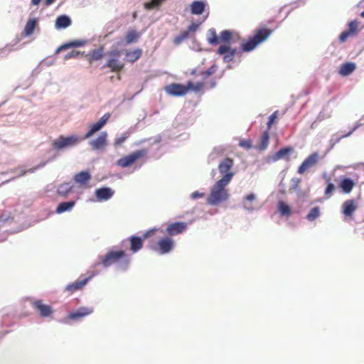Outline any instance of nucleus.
<instances>
[{"label": "nucleus", "mask_w": 364, "mask_h": 364, "mask_svg": "<svg viewBox=\"0 0 364 364\" xmlns=\"http://www.w3.org/2000/svg\"><path fill=\"white\" fill-rule=\"evenodd\" d=\"M229 176L221 178L210 188V194L207 198V203L216 206L220 203L226 201L229 198L228 190L226 188Z\"/></svg>", "instance_id": "f257e3e1"}, {"label": "nucleus", "mask_w": 364, "mask_h": 364, "mask_svg": "<svg viewBox=\"0 0 364 364\" xmlns=\"http://www.w3.org/2000/svg\"><path fill=\"white\" fill-rule=\"evenodd\" d=\"M82 138L75 134L68 136L60 135L51 142L52 149L57 152H62L77 146Z\"/></svg>", "instance_id": "f03ea898"}, {"label": "nucleus", "mask_w": 364, "mask_h": 364, "mask_svg": "<svg viewBox=\"0 0 364 364\" xmlns=\"http://www.w3.org/2000/svg\"><path fill=\"white\" fill-rule=\"evenodd\" d=\"M124 256V250H110L106 255L99 257L100 262L95 263L94 267L102 265L104 268H107L112 264L117 263Z\"/></svg>", "instance_id": "7ed1b4c3"}, {"label": "nucleus", "mask_w": 364, "mask_h": 364, "mask_svg": "<svg viewBox=\"0 0 364 364\" xmlns=\"http://www.w3.org/2000/svg\"><path fill=\"white\" fill-rule=\"evenodd\" d=\"M148 150L146 149L137 150L127 156L120 158L117 161V164L123 168L128 167L133 164L134 162H136L140 158L146 156Z\"/></svg>", "instance_id": "20e7f679"}, {"label": "nucleus", "mask_w": 364, "mask_h": 364, "mask_svg": "<svg viewBox=\"0 0 364 364\" xmlns=\"http://www.w3.org/2000/svg\"><path fill=\"white\" fill-rule=\"evenodd\" d=\"M174 247V241L168 237L160 239L156 245L153 247V250L160 255L169 253Z\"/></svg>", "instance_id": "39448f33"}, {"label": "nucleus", "mask_w": 364, "mask_h": 364, "mask_svg": "<svg viewBox=\"0 0 364 364\" xmlns=\"http://www.w3.org/2000/svg\"><path fill=\"white\" fill-rule=\"evenodd\" d=\"M233 165V160L229 157L225 158L218 164V171L223 175L222 178L229 176L228 183L231 182L235 175V173L231 171Z\"/></svg>", "instance_id": "423d86ee"}, {"label": "nucleus", "mask_w": 364, "mask_h": 364, "mask_svg": "<svg viewBox=\"0 0 364 364\" xmlns=\"http://www.w3.org/2000/svg\"><path fill=\"white\" fill-rule=\"evenodd\" d=\"M320 156L318 152H314L307 156L301 164L299 166L297 169V173L299 174H303L307 169L311 168L314 165H316L318 160Z\"/></svg>", "instance_id": "0eeeda50"}, {"label": "nucleus", "mask_w": 364, "mask_h": 364, "mask_svg": "<svg viewBox=\"0 0 364 364\" xmlns=\"http://www.w3.org/2000/svg\"><path fill=\"white\" fill-rule=\"evenodd\" d=\"M110 117L109 113L105 114L99 121L96 123L91 124L89 127L87 132L85 134L83 139H88L91 137L97 132L100 131L108 122Z\"/></svg>", "instance_id": "6e6552de"}, {"label": "nucleus", "mask_w": 364, "mask_h": 364, "mask_svg": "<svg viewBox=\"0 0 364 364\" xmlns=\"http://www.w3.org/2000/svg\"><path fill=\"white\" fill-rule=\"evenodd\" d=\"M217 53L223 55V61L225 63H230L235 58L237 53V48H231L230 45L222 44L218 47Z\"/></svg>", "instance_id": "1a4fd4ad"}, {"label": "nucleus", "mask_w": 364, "mask_h": 364, "mask_svg": "<svg viewBox=\"0 0 364 364\" xmlns=\"http://www.w3.org/2000/svg\"><path fill=\"white\" fill-rule=\"evenodd\" d=\"M166 93L171 96L181 97L188 92L186 85L179 83H171L165 87Z\"/></svg>", "instance_id": "9d476101"}, {"label": "nucleus", "mask_w": 364, "mask_h": 364, "mask_svg": "<svg viewBox=\"0 0 364 364\" xmlns=\"http://www.w3.org/2000/svg\"><path fill=\"white\" fill-rule=\"evenodd\" d=\"M114 194V191L112 188L107 186H102L97 188L95 191V196L97 198V201H107L112 198Z\"/></svg>", "instance_id": "9b49d317"}, {"label": "nucleus", "mask_w": 364, "mask_h": 364, "mask_svg": "<svg viewBox=\"0 0 364 364\" xmlns=\"http://www.w3.org/2000/svg\"><path fill=\"white\" fill-rule=\"evenodd\" d=\"M92 312V308L82 306L75 311L70 312L68 315V318L72 321H78L83 317L90 315Z\"/></svg>", "instance_id": "f8f14e48"}, {"label": "nucleus", "mask_w": 364, "mask_h": 364, "mask_svg": "<svg viewBox=\"0 0 364 364\" xmlns=\"http://www.w3.org/2000/svg\"><path fill=\"white\" fill-rule=\"evenodd\" d=\"M272 33V30L259 27L255 31L254 35L252 37L257 42L258 44H260L264 42Z\"/></svg>", "instance_id": "ddd939ff"}, {"label": "nucleus", "mask_w": 364, "mask_h": 364, "mask_svg": "<svg viewBox=\"0 0 364 364\" xmlns=\"http://www.w3.org/2000/svg\"><path fill=\"white\" fill-rule=\"evenodd\" d=\"M187 225L184 222H175L170 224L166 231L169 235H176L182 233L186 228Z\"/></svg>", "instance_id": "4468645a"}, {"label": "nucleus", "mask_w": 364, "mask_h": 364, "mask_svg": "<svg viewBox=\"0 0 364 364\" xmlns=\"http://www.w3.org/2000/svg\"><path fill=\"white\" fill-rule=\"evenodd\" d=\"M33 305L42 317H48L53 314L52 307L49 305L43 304L41 300H36Z\"/></svg>", "instance_id": "2eb2a0df"}, {"label": "nucleus", "mask_w": 364, "mask_h": 364, "mask_svg": "<svg viewBox=\"0 0 364 364\" xmlns=\"http://www.w3.org/2000/svg\"><path fill=\"white\" fill-rule=\"evenodd\" d=\"M107 133L106 132H102L95 139H92L90 141V144L93 149L99 150L107 144Z\"/></svg>", "instance_id": "dca6fc26"}, {"label": "nucleus", "mask_w": 364, "mask_h": 364, "mask_svg": "<svg viewBox=\"0 0 364 364\" xmlns=\"http://www.w3.org/2000/svg\"><path fill=\"white\" fill-rule=\"evenodd\" d=\"M92 176L88 170L82 171L73 176L74 181L82 186L86 185L91 179Z\"/></svg>", "instance_id": "f3484780"}, {"label": "nucleus", "mask_w": 364, "mask_h": 364, "mask_svg": "<svg viewBox=\"0 0 364 364\" xmlns=\"http://www.w3.org/2000/svg\"><path fill=\"white\" fill-rule=\"evenodd\" d=\"M355 186V182L353 179L348 177H343L341 178L339 183V188L344 193H349Z\"/></svg>", "instance_id": "a211bd4d"}, {"label": "nucleus", "mask_w": 364, "mask_h": 364, "mask_svg": "<svg viewBox=\"0 0 364 364\" xmlns=\"http://www.w3.org/2000/svg\"><path fill=\"white\" fill-rule=\"evenodd\" d=\"M72 23L70 16L63 14L58 16L55 19V26L57 29H65Z\"/></svg>", "instance_id": "6ab92c4d"}, {"label": "nucleus", "mask_w": 364, "mask_h": 364, "mask_svg": "<svg viewBox=\"0 0 364 364\" xmlns=\"http://www.w3.org/2000/svg\"><path fill=\"white\" fill-rule=\"evenodd\" d=\"M90 280V277H86L82 280H76L75 282L68 284L65 287V290L70 292H75L81 289Z\"/></svg>", "instance_id": "aec40b11"}, {"label": "nucleus", "mask_w": 364, "mask_h": 364, "mask_svg": "<svg viewBox=\"0 0 364 364\" xmlns=\"http://www.w3.org/2000/svg\"><path fill=\"white\" fill-rule=\"evenodd\" d=\"M206 3L203 1H194L190 6L191 12L193 15H201L205 9Z\"/></svg>", "instance_id": "412c9836"}, {"label": "nucleus", "mask_w": 364, "mask_h": 364, "mask_svg": "<svg viewBox=\"0 0 364 364\" xmlns=\"http://www.w3.org/2000/svg\"><path fill=\"white\" fill-rule=\"evenodd\" d=\"M355 210L356 205L353 200H347L342 205V213L346 217L351 216Z\"/></svg>", "instance_id": "4be33fe9"}, {"label": "nucleus", "mask_w": 364, "mask_h": 364, "mask_svg": "<svg viewBox=\"0 0 364 364\" xmlns=\"http://www.w3.org/2000/svg\"><path fill=\"white\" fill-rule=\"evenodd\" d=\"M356 69V64L353 62L343 63L339 70V74L342 76H348Z\"/></svg>", "instance_id": "5701e85b"}, {"label": "nucleus", "mask_w": 364, "mask_h": 364, "mask_svg": "<svg viewBox=\"0 0 364 364\" xmlns=\"http://www.w3.org/2000/svg\"><path fill=\"white\" fill-rule=\"evenodd\" d=\"M102 68H109L113 72H119L124 68V65L119 61V59L109 58Z\"/></svg>", "instance_id": "b1692460"}, {"label": "nucleus", "mask_w": 364, "mask_h": 364, "mask_svg": "<svg viewBox=\"0 0 364 364\" xmlns=\"http://www.w3.org/2000/svg\"><path fill=\"white\" fill-rule=\"evenodd\" d=\"M130 250L133 253L139 252L143 247V240L141 237L136 235H132L129 237Z\"/></svg>", "instance_id": "393cba45"}, {"label": "nucleus", "mask_w": 364, "mask_h": 364, "mask_svg": "<svg viewBox=\"0 0 364 364\" xmlns=\"http://www.w3.org/2000/svg\"><path fill=\"white\" fill-rule=\"evenodd\" d=\"M75 205V200H68L60 203L55 210V212L58 214L70 211Z\"/></svg>", "instance_id": "a878e982"}, {"label": "nucleus", "mask_w": 364, "mask_h": 364, "mask_svg": "<svg viewBox=\"0 0 364 364\" xmlns=\"http://www.w3.org/2000/svg\"><path fill=\"white\" fill-rule=\"evenodd\" d=\"M38 25V19L36 18H30L24 28V35L26 36H29L32 35L35 31V28H36Z\"/></svg>", "instance_id": "bb28decb"}, {"label": "nucleus", "mask_w": 364, "mask_h": 364, "mask_svg": "<svg viewBox=\"0 0 364 364\" xmlns=\"http://www.w3.org/2000/svg\"><path fill=\"white\" fill-rule=\"evenodd\" d=\"M293 152V148L291 146H285L277 151L272 156V161H277L279 159L285 158L289 154Z\"/></svg>", "instance_id": "cd10ccee"}, {"label": "nucleus", "mask_w": 364, "mask_h": 364, "mask_svg": "<svg viewBox=\"0 0 364 364\" xmlns=\"http://www.w3.org/2000/svg\"><path fill=\"white\" fill-rule=\"evenodd\" d=\"M256 200V195L253 193H251L247 196H245L242 200V208L244 210H247L249 213H252L254 211L255 208L251 205H247V202L252 203Z\"/></svg>", "instance_id": "c85d7f7f"}, {"label": "nucleus", "mask_w": 364, "mask_h": 364, "mask_svg": "<svg viewBox=\"0 0 364 364\" xmlns=\"http://www.w3.org/2000/svg\"><path fill=\"white\" fill-rule=\"evenodd\" d=\"M142 54V50L137 48L133 51H127L125 54V60L130 63H134L140 58Z\"/></svg>", "instance_id": "c756f323"}, {"label": "nucleus", "mask_w": 364, "mask_h": 364, "mask_svg": "<svg viewBox=\"0 0 364 364\" xmlns=\"http://www.w3.org/2000/svg\"><path fill=\"white\" fill-rule=\"evenodd\" d=\"M259 44L254 39V38L250 37L249 39L246 41L242 43L241 47L242 50L244 52H251Z\"/></svg>", "instance_id": "7c9ffc66"}, {"label": "nucleus", "mask_w": 364, "mask_h": 364, "mask_svg": "<svg viewBox=\"0 0 364 364\" xmlns=\"http://www.w3.org/2000/svg\"><path fill=\"white\" fill-rule=\"evenodd\" d=\"M89 55L90 62L101 60L104 56L103 46H100L97 49L91 50L89 53Z\"/></svg>", "instance_id": "2f4dec72"}, {"label": "nucleus", "mask_w": 364, "mask_h": 364, "mask_svg": "<svg viewBox=\"0 0 364 364\" xmlns=\"http://www.w3.org/2000/svg\"><path fill=\"white\" fill-rule=\"evenodd\" d=\"M73 188V185L71 182L64 183L59 186L58 188L57 192L58 194L66 197L68 193L72 191Z\"/></svg>", "instance_id": "473e14b6"}, {"label": "nucleus", "mask_w": 364, "mask_h": 364, "mask_svg": "<svg viewBox=\"0 0 364 364\" xmlns=\"http://www.w3.org/2000/svg\"><path fill=\"white\" fill-rule=\"evenodd\" d=\"M130 261V257L124 253V256L117 262V269L122 272L127 271L129 267Z\"/></svg>", "instance_id": "72a5a7b5"}, {"label": "nucleus", "mask_w": 364, "mask_h": 364, "mask_svg": "<svg viewBox=\"0 0 364 364\" xmlns=\"http://www.w3.org/2000/svg\"><path fill=\"white\" fill-rule=\"evenodd\" d=\"M55 158H51L50 159H48L47 161H44V162H41L40 163L38 166L33 167V168H29L28 170H26V169H21L20 173L16 176V177H20V176H23L24 175H26L27 173H34L36 170L41 168H43L46 166V164L48 162V161H53L54 160ZM16 178V176L13 177L11 179Z\"/></svg>", "instance_id": "f704fd0d"}, {"label": "nucleus", "mask_w": 364, "mask_h": 364, "mask_svg": "<svg viewBox=\"0 0 364 364\" xmlns=\"http://www.w3.org/2000/svg\"><path fill=\"white\" fill-rule=\"evenodd\" d=\"M278 211L282 216H289L291 213V207L282 200H279L277 204Z\"/></svg>", "instance_id": "c9c22d12"}, {"label": "nucleus", "mask_w": 364, "mask_h": 364, "mask_svg": "<svg viewBox=\"0 0 364 364\" xmlns=\"http://www.w3.org/2000/svg\"><path fill=\"white\" fill-rule=\"evenodd\" d=\"M232 31L230 30H223L220 33L218 36L219 41H222L224 44L229 45L232 38Z\"/></svg>", "instance_id": "e433bc0d"}, {"label": "nucleus", "mask_w": 364, "mask_h": 364, "mask_svg": "<svg viewBox=\"0 0 364 364\" xmlns=\"http://www.w3.org/2000/svg\"><path fill=\"white\" fill-rule=\"evenodd\" d=\"M207 41L210 45H217L219 43V38L215 28H211L208 31Z\"/></svg>", "instance_id": "4c0bfd02"}, {"label": "nucleus", "mask_w": 364, "mask_h": 364, "mask_svg": "<svg viewBox=\"0 0 364 364\" xmlns=\"http://www.w3.org/2000/svg\"><path fill=\"white\" fill-rule=\"evenodd\" d=\"M326 182V187L325 188L324 194L327 198H329L331 196L333 191L335 190V185L331 181V178L327 177L326 174L323 176Z\"/></svg>", "instance_id": "58836bf2"}, {"label": "nucleus", "mask_w": 364, "mask_h": 364, "mask_svg": "<svg viewBox=\"0 0 364 364\" xmlns=\"http://www.w3.org/2000/svg\"><path fill=\"white\" fill-rule=\"evenodd\" d=\"M139 38V34L136 30L129 31L125 36V41L127 44L136 43Z\"/></svg>", "instance_id": "ea45409f"}, {"label": "nucleus", "mask_w": 364, "mask_h": 364, "mask_svg": "<svg viewBox=\"0 0 364 364\" xmlns=\"http://www.w3.org/2000/svg\"><path fill=\"white\" fill-rule=\"evenodd\" d=\"M321 215L320 208L315 206L311 209L309 213L306 215V218L310 222L314 221Z\"/></svg>", "instance_id": "a19ab883"}, {"label": "nucleus", "mask_w": 364, "mask_h": 364, "mask_svg": "<svg viewBox=\"0 0 364 364\" xmlns=\"http://www.w3.org/2000/svg\"><path fill=\"white\" fill-rule=\"evenodd\" d=\"M203 84L202 82H198L196 83H193L191 81H188L186 84V88L188 89V92L189 90H193L195 92H198L203 88Z\"/></svg>", "instance_id": "79ce46f5"}, {"label": "nucleus", "mask_w": 364, "mask_h": 364, "mask_svg": "<svg viewBox=\"0 0 364 364\" xmlns=\"http://www.w3.org/2000/svg\"><path fill=\"white\" fill-rule=\"evenodd\" d=\"M269 140V136L267 131H265L261 137V144L259 149L264 150L267 149Z\"/></svg>", "instance_id": "37998d69"}, {"label": "nucleus", "mask_w": 364, "mask_h": 364, "mask_svg": "<svg viewBox=\"0 0 364 364\" xmlns=\"http://www.w3.org/2000/svg\"><path fill=\"white\" fill-rule=\"evenodd\" d=\"M224 149L218 146L214 148L211 154L209 155V160L213 161L218 156H220L223 154Z\"/></svg>", "instance_id": "c03bdc74"}, {"label": "nucleus", "mask_w": 364, "mask_h": 364, "mask_svg": "<svg viewBox=\"0 0 364 364\" xmlns=\"http://www.w3.org/2000/svg\"><path fill=\"white\" fill-rule=\"evenodd\" d=\"M301 180L299 178L294 177L291 180V188L296 193H300L301 189L299 186V184L301 183Z\"/></svg>", "instance_id": "a18cd8bd"}, {"label": "nucleus", "mask_w": 364, "mask_h": 364, "mask_svg": "<svg viewBox=\"0 0 364 364\" xmlns=\"http://www.w3.org/2000/svg\"><path fill=\"white\" fill-rule=\"evenodd\" d=\"M188 36V32H182L179 35L176 36L173 39V43L176 45L181 44L186 38H187Z\"/></svg>", "instance_id": "49530a36"}, {"label": "nucleus", "mask_w": 364, "mask_h": 364, "mask_svg": "<svg viewBox=\"0 0 364 364\" xmlns=\"http://www.w3.org/2000/svg\"><path fill=\"white\" fill-rule=\"evenodd\" d=\"M217 66L215 65H213L208 70L201 73V75L203 76V78L205 79L208 77L212 75L216 72Z\"/></svg>", "instance_id": "de8ad7c7"}, {"label": "nucleus", "mask_w": 364, "mask_h": 364, "mask_svg": "<svg viewBox=\"0 0 364 364\" xmlns=\"http://www.w3.org/2000/svg\"><path fill=\"white\" fill-rule=\"evenodd\" d=\"M165 0H151L150 3L146 4V8L153 9L159 7Z\"/></svg>", "instance_id": "09e8293b"}, {"label": "nucleus", "mask_w": 364, "mask_h": 364, "mask_svg": "<svg viewBox=\"0 0 364 364\" xmlns=\"http://www.w3.org/2000/svg\"><path fill=\"white\" fill-rule=\"evenodd\" d=\"M348 33H350L352 35L355 33L357 31L358 28V21L356 20L351 21L348 24Z\"/></svg>", "instance_id": "8fccbe9b"}, {"label": "nucleus", "mask_w": 364, "mask_h": 364, "mask_svg": "<svg viewBox=\"0 0 364 364\" xmlns=\"http://www.w3.org/2000/svg\"><path fill=\"white\" fill-rule=\"evenodd\" d=\"M84 53H82L80 51H78V50H72L69 53H68L65 57H64V59L65 60H68V59H70V58H77L79 55H82Z\"/></svg>", "instance_id": "3c124183"}, {"label": "nucleus", "mask_w": 364, "mask_h": 364, "mask_svg": "<svg viewBox=\"0 0 364 364\" xmlns=\"http://www.w3.org/2000/svg\"><path fill=\"white\" fill-rule=\"evenodd\" d=\"M129 137V134L124 133L120 136L117 137L114 141V146H119L123 144L126 139Z\"/></svg>", "instance_id": "603ef678"}, {"label": "nucleus", "mask_w": 364, "mask_h": 364, "mask_svg": "<svg viewBox=\"0 0 364 364\" xmlns=\"http://www.w3.org/2000/svg\"><path fill=\"white\" fill-rule=\"evenodd\" d=\"M278 117V111L274 112L268 118V121L267 123V126L268 128H270L272 125L274 124V121L277 119Z\"/></svg>", "instance_id": "864d4df0"}, {"label": "nucleus", "mask_w": 364, "mask_h": 364, "mask_svg": "<svg viewBox=\"0 0 364 364\" xmlns=\"http://www.w3.org/2000/svg\"><path fill=\"white\" fill-rule=\"evenodd\" d=\"M70 48H72V45H71V42L69 41V42H67L65 43H63L62 44L61 46H60L55 50V53H60V51H63V50H66L68 49H70Z\"/></svg>", "instance_id": "5fc2aeb1"}, {"label": "nucleus", "mask_w": 364, "mask_h": 364, "mask_svg": "<svg viewBox=\"0 0 364 364\" xmlns=\"http://www.w3.org/2000/svg\"><path fill=\"white\" fill-rule=\"evenodd\" d=\"M362 124H363L361 122H358L355 124L354 127L349 132H348L347 134H345L343 136H341L339 139H338L337 141H339V139H341V138L348 137V136H350L357 129H358L360 127H361Z\"/></svg>", "instance_id": "6e6d98bb"}, {"label": "nucleus", "mask_w": 364, "mask_h": 364, "mask_svg": "<svg viewBox=\"0 0 364 364\" xmlns=\"http://www.w3.org/2000/svg\"><path fill=\"white\" fill-rule=\"evenodd\" d=\"M70 42H71L72 48H80V47L83 46L85 44L86 41H85V40H75V41H72Z\"/></svg>", "instance_id": "4d7b16f0"}, {"label": "nucleus", "mask_w": 364, "mask_h": 364, "mask_svg": "<svg viewBox=\"0 0 364 364\" xmlns=\"http://www.w3.org/2000/svg\"><path fill=\"white\" fill-rule=\"evenodd\" d=\"M239 146L247 149H250L252 147L251 140H242L240 141Z\"/></svg>", "instance_id": "13d9d810"}, {"label": "nucleus", "mask_w": 364, "mask_h": 364, "mask_svg": "<svg viewBox=\"0 0 364 364\" xmlns=\"http://www.w3.org/2000/svg\"><path fill=\"white\" fill-rule=\"evenodd\" d=\"M350 35H352V34H351L350 33H348V31H343V32L340 34L339 38H339L340 42H341V43L345 42V41L347 40V38H348Z\"/></svg>", "instance_id": "bf43d9fd"}, {"label": "nucleus", "mask_w": 364, "mask_h": 364, "mask_svg": "<svg viewBox=\"0 0 364 364\" xmlns=\"http://www.w3.org/2000/svg\"><path fill=\"white\" fill-rule=\"evenodd\" d=\"M121 51L118 50L117 49L112 50L108 53V55L109 58H114L119 59V56L121 55Z\"/></svg>", "instance_id": "052dcab7"}, {"label": "nucleus", "mask_w": 364, "mask_h": 364, "mask_svg": "<svg viewBox=\"0 0 364 364\" xmlns=\"http://www.w3.org/2000/svg\"><path fill=\"white\" fill-rule=\"evenodd\" d=\"M199 26V24L198 23H192L188 28V29L186 31H185V32H188V35H189V33L191 32H193V31H196L198 28Z\"/></svg>", "instance_id": "680f3d73"}, {"label": "nucleus", "mask_w": 364, "mask_h": 364, "mask_svg": "<svg viewBox=\"0 0 364 364\" xmlns=\"http://www.w3.org/2000/svg\"><path fill=\"white\" fill-rule=\"evenodd\" d=\"M205 195L204 193H200L199 191H194L191 193V198L193 200H196V199H198V198H202Z\"/></svg>", "instance_id": "e2e57ef3"}, {"label": "nucleus", "mask_w": 364, "mask_h": 364, "mask_svg": "<svg viewBox=\"0 0 364 364\" xmlns=\"http://www.w3.org/2000/svg\"><path fill=\"white\" fill-rule=\"evenodd\" d=\"M161 139H162V136L161 135H157L155 139H154V144H157L159 143H160L161 141Z\"/></svg>", "instance_id": "0e129e2a"}, {"label": "nucleus", "mask_w": 364, "mask_h": 364, "mask_svg": "<svg viewBox=\"0 0 364 364\" xmlns=\"http://www.w3.org/2000/svg\"><path fill=\"white\" fill-rule=\"evenodd\" d=\"M56 0H45V4L46 6H50L53 4Z\"/></svg>", "instance_id": "69168bd1"}, {"label": "nucleus", "mask_w": 364, "mask_h": 364, "mask_svg": "<svg viewBox=\"0 0 364 364\" xmlns=\"http://www.w3.org/2000/svg\"><path fill=\"white\" fill-rule=\"evenodd\" d=\"M41 0H31V4L33 6H37L41 3Z\"/></svg>", "instance_id": "338daca9"}, {"label": "nucleus", "mask_w": 364, "mask_h": 364, "mask_svg": "<svg viewBox=\"0 0 364 364\" xmlns=\"http://www.w3.org/2000/svg\"><path fill=\"white\" fill-rule=\"evenodd\" d=\"M154 231V230H148L144 235V237H148Z\"/></svg>", "instance_id": "774afa93"}]
</instances>
